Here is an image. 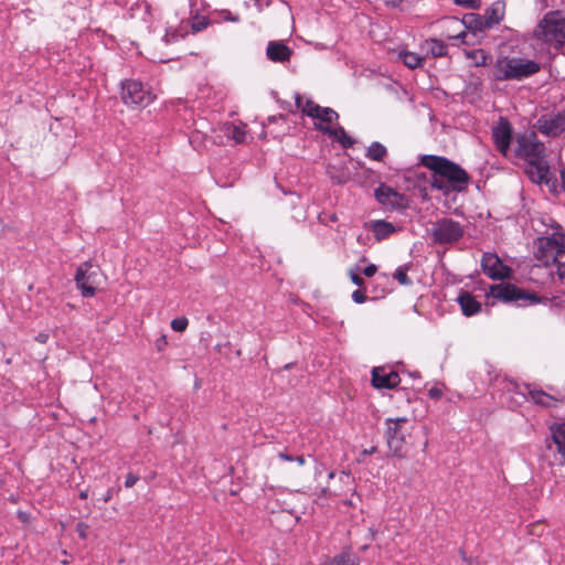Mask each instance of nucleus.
Returning a JSON list of instances; mask_svg holds the SVG:
<instances>
[{"mask_svg": "<svg viewBox=\"0 0 565 565\" xmlns=\"http://www.w3.org/2000/svg\"><path fill=\"white\" fill-rule=\"evenodd\" d=\"M311 118L319 120L320 122L318 125H322V124L329 125L332 121L337 120L339 118V115L335 110H333L330 107L320 106L317 115H313Z\"/></svg>", "mask_w": 565, "mask_h": 565, "instance_id": "nucleus-27", "label": "nucleus"}, {"mask_svg": "<svg viewBox=\"0 0 565 565\" xmlns=\"http://www.w3.org/2000/svg\"><path fill=\"white\" fill-rule=\"evenodd\" d=\"M463 226L452 218H440L434 223L430 236L436 244L447 245L458 242L463 236Z\"/></svg>", "mask_w": 565, "mask_h": 565, "instance_id": "nucleus-6", "label": "nucleus"}, {"mask_svg": "<svg viewBox=\"0 0 565 565\" xmlns=\"http://www.w3.org/2000/svg\"><path fill=\"white\" fill-rule=\"evenodd\" d=\"M401 377L395 371H387L385 367H374L372 371V385L376 388H395L399 385Z\"/></svg>", "mask_w": 565, "mask_h": 565, "instance_id": "nucleus-14", "label": "nucleus"}, {"mask_svg": "<svg viewBox=\"0 0 565 565\" xmlns=\"http://www.w3.org/2000/svg\"><path fill=\"white\" fill-rule=\"evenodd\" d=\"M334 473L333 472H330L329 473V478H333Z\"/></svg>", "mask_w": 565, "mask_h": 565, "instance_id": "nucleus-53", "label": "nucleus"}, {"mask_svg": "<svg viewBox=\"0 0 565 565\" xmlns=\"http://www.w3.org/2000/svg\"><path fill=\"white\" fill-rule=\"evenodd\" d=\"M516 153L530 164L535 166L540 172L546 169L544 160L545 146L537 139L535 132L532 131L518 136Z\"/></svg>", "mask_w": 565, "mask_h": 565, "instance_id": "nucleus-5", "label": "nucleus"}, {"mask_svg": "<svg viewBox=\"0 0 565 565\" xmlns=\"http://www.w3.org/2000/svg\"><path fill=\"white\" fill-rule=\"evenodd\" d=\"M448 20L449 19L444 21V24H445L446 29L447 30H451V33H447V38L448 39H463L466 33L462 30V28H458V29L449 28V25L447 23Z\"/></svg>", "mask_w": 565, "mask_h": 565, "instance_id": "nucleus-37", "label": "nucleus"}, {"mask_svg": "<svg viewBox=\"0 0 565 565\" xmlns=\"http://www.w3.org/2000/svg\"><path fill=\"white\" fill-rule=\"evenodd\" d=\"M386 444L393 456L405 458L406 438L411 435L413 426L407 417H396L385 419Z\"/></svg>", "mask_w": 565, "mask_h": 565, "instance_id": "nucleus-4", "label": "nucleus"}, {"mask_svg": "<svg viewBox=\"0 0 565 565\" xmlns=\"http://www.w3.org/2000/svg\"><path fill=\"white\" fill-rule=\"evenodd\" d=\"M420 163L433 172L430 184L434 189L461 192L467 189L470 177L458 163L446 157L425 154Z\"/></svg>", "mask_w": 565, "mask_h": 565, "instance_id": "nucleus-1", "label": "nucleus"}, {"mask_svg": "<svg viewBox=\"0 0 565 565\" xmlns=\"http://www.w3.org/2000/svg\"><path fill=\"white\" fill-rule=\"evenodd\" d=\"M407 270L408 268L406 266H401L393 274V277L403 286L412 284V280L407 276Z\"/></svg>", "mask_w": 565, "mask_h": 565, "instance_id": "nucleus-33", "label": "nucleus"}, {"mask_svg": "<svg viewBox=\"0 0 565 565\" xmlns=\"http://www.w3.org/2000/svg\"><path fill=\"white\" fill-rule=\"evenodd\" d=\"M505 2L503 0H498L493 2L486 11L483 18L487 20L486 26L493 28L499 24L505 14Z\"/></svg>", "mask_w": 565, "mask_h": 565, "instance_id": "nucleus-19", "label": "nucleus"}, {"mask_svg": "<svg viewBox=\"0 0 565 565\" xmlns=\"http://www.w3.org/2000/svg\"><path fill=\"white\" fill-rule=\"evenodd\" d=\"M536 257L545 264L565 257L564 235L554 233L551 237L540 238Z\"/></svg>", "mask_w": 565, "mask_h": 565, "instance_id": "nucleus-9", "label": "nucleus"}, {"mask_svg": "<svg viewBox=\"0 0 565 565\" xmlns=\"http://www.w3.org/2000/svg\"><path fill=\"white\" fill-rule=\"evenodd\" d=\"M295 103L298 109L301 110L302 114L312 117L317 115L320 105L316 104L311 99H303V97L299 94L295 96Z\"/></svg>", "mask_w": 565, "mask_h": 565, "instance_id": "nucleus-25", "label": "nucleus"}, {"mask_svg": "<svg viewBox=\"0 0 565 565\" xmlns=\"http://www.w3.org/2000/svg\"><path fill=\"white\" fill-rule=\"evenodd\" d=\"M167 345V339H166V335H161L157 341H156V347L158 349V351H162L163 348Z\"/></svg>", "mask_w": 565, "mask_h": 565, "instance_id": "nucleus-44", "label": "nucleus"}, {"mask_svg": "<svg viewBox=\"0 0 565 565\" xmlns=\"http://www.w3.org/2000/svg\"><path fill=\"white\" fill-rule=\"evenodd\" d=\"M377 271V267L374 265V264H371L369 266H366L362 273L366 276V277H373Z\"/></svg>", "mask_w": 565, "mask_h": 565, "instance_id": "nucleus-43", "label": "nucleus"}, {"mask_svg": "<svg viewBox=\"0 0 565 565\" xmlns=\"http://www.w3.org/2000/svg\"><path fill=\"white\" fill-rule=\"evenodd\" d=\"M564 257H559L557 260H550V263H555L557 265V275L561 279H565V260Z\"/></svg>", "mask_w": 565, "mask_h": 565, "instance_id": "nucleus-41", "label": "nucleus"}, {"mask_svg": "<svg viewBox=\"0 0 565 565\" xmlns=\"http://www.w3.org/2000/svg\"><path fill=\"white\" fill-rule=\"evenodd\" d=\"M121 99L128 107H147L154 95L141 82L129 79L122 83Z\"/></svg>", "mask_w": 565, "mask_h": 565, "instance_id": "nucleus-7", "label": "nucleus"}, {"mask_svg": "<svg viewBox=\"0 0 565 565\" xmlns=\"http://www.w3.org/2000/svg\"><path fill=\"white\" fill-rule=\"evenodd\" d=\"M428 51L434 57H441L447 54V45L437 39H430L426 41Z\"/></svg>", "mask_w": 565, "mask_h": 565, "instance_id": "nucleus-30", "label": "nucleus"}, {"mask_svg": "<svg viewBox=\"0 0 565 565\" xmlns=\"http://www.w3.org/2000/svg\"><path fill=\"white\" fill-rule=\"evenodd\" d=\"M76 533L78 534V536L82 539V540H86L87 539V532H88V525L84 522H78L76 524Z\"/></svg>", "mask_w": 565, "mask_h": 565, "instance_id": "nucleus-40", "label": "nucleus"}, {"mask_svg": "<svg viewBox=\"0 0 565 565\" xmlns=\"http://www.w3.org/2000/svg\"><path fill=\"white\" fill-rule=\"evenodd\" d=\"M535 128L547 137H557L565 132V109L554 115L541 116Z\"/></svg>", "mask_w": 565, "mask_h": 565, "instance_id": "nucleus-10", "label": "nucleus"}, {"mask_svg": "<svg viewBox=\"0 0 565 565\" xmlns=\"http://www.w3.org/2000/svg\"><path fill=\"white\" fill-rule=\"evenodd\" d=\"M478 0H457V3L463 4L468 8H475Z\"/></svg>", "mask_w": 565, "mask_h": 565, "instance_id": "nucleus-45", "label": "nucleus"}, {"mask_svg": "<svg viewBox=\"0 0 565 565\" xmlns=\"http://www.w3.org/2000/svg\"><path fill=\"white\" fill-rule=\"evenodd\" d=\"M92 264L86 262L82 264L75 275V281L78 289L82 291L84 297H93L96 294V277L95 271H90Z\"/></svg>", "mask_w": 565, "mask_h": 565, "instance_id": "nucleus-12", "label": "nucleus"}, {"mask_svg": "<svg viewBox=\"0 0 565 565\" xmlns=\"http://www.w3.org/2000/svg\"><path fill=\"white\" fill-rule=\"evenodd\" d=\"M371 230L377 241L385 239L395 232L394 225L383 220L374 221L371 224Z\"/></svg>", "mask_w": 565, "mask_h": 565, "instance_id": "nucleus-24", "label": "nucleus"}, {"mask_svg": "<svg viewBox=\"0 0 565 565\" xmlns=\"http://www.w3.org/2000/svg\"><path fill=\"white\" fill-rule=\"evenodd\" d=\"M534 38L559 50L565 44V14L559 11H550L544 14L534 30Z\"/></svg>", "mask_w": 565, "mask_h": 565, "instance_id": "nucleus-3", "label": "nucleus"}, {"mask_svg": "<svg viewBox=\"0 0 565 565\" xmlns=\"http://www.w3.org/2000/svg\"><path fill=\"white\" fill-rule=\"evenodd\" d=\"M87 497H88V491H87V490H82V491L79 492V498H81L82 500L87 499Z\"/></svg>", "mask_w": 565, "mask_h": 565, "instance_id": "nucleus-52", "label": "nucleus"}, {"mask_svg": "<svg viewBox=\"0 0 565 565\" xmlns=\"http://www.w3.org/2000/svg\"><path fill=\"white\" fill-rule=\"evenodd\" d=\"M457 300L466 317L475 316L481 311V303L468 291L460 292Z\"/></svg>", "mask_w": 565, "mask_h": 565, "instance_id": "nucleus-21", "label": "nucleus"}, {"mask_svg": "<svg viewBox=\"0 0 565 565\" xmlns=\"http://www.w3.org/2000/svg\"><path fill=\"white\" fill-rule=\"evenodd\" d=\"M210 25V20L206 17L196 15L193 21H190V32L195 34L205 30Z\"/></svg>", "mask_w": 565, "mask_h": 565, "instance_id": "nucleus-32", "label": "nucleus"}, {"mask_svg": "<svg viewBox=\"0 0 565 565\" xmlns=\"http://www.w3.org/2000/svg\"><path fill=\"white\" fill-rule=\"evenodd\" d=\"M525 391L531 401L537 405L551 407L555 404V398L541 390H531L530 386H525ZM523 395H525V393H523Z\"/></svg>", "mask_w": 565, "mask_h": 565, "instance_id": "nucleus-22", "label": "nucleus"}, {"mask_svg": "<svg viewBox=\"0 0 565 565\" xmlns=\"http://www.w3.org/2000/svg\"><path fill=\"white\" fill-rule=\"evenodd\" d=\"M483 273L493 280L509 278L511 268L503 264L497 254L486 253L481 259Z\"/></svg>", "mask_w": 565, "mask_h": 565, "instance_id": "nucleus-11", "label": "nucleus"}, {"mask_svg": "<svg viewBox=\"0 0 565 565\" xmlns=\"http://www.w3.org/2000/svg\"><path fill=\"white\" fill-rule=\"evenodd\" d=\"M246 126H232L228 137L233 139L236 143H243L246 140Z\"/></svg>", "mask_w": 565, "mask_h": 565, "instance_id": "nucleus-31", "label": "nucleus"}, {"mask_svg": "<svg viewBox=\"0 0 565 565\" xmlns=\"http://www.w3.org/2000/svg\"><path fill=\"white\" fill-rule=\"evenodd\" d=\"M190 33V21L182 20L177 26H169L162 38L166 44H173L183 40Z\"/></svg>", "mask_w": 565, "mask_h": 565, "instance_id": "nucleus-18", "label": "nucleus"}, {"mask_svg": "<svg viewBox=\"0 0 565 565\" xmlns=\"http://www.w3.org/2000/svg\"><path fill=\"white\" fill-rule=\"evenodd\" d=\"M366 292L365 290L358 289L352 292V299L356 303H363L366 301Z\"/></svg>", "mask_w": 565, "mask_h": 565, "instance_id": "nucleus-39", "label": "nucleus"}, {"mask_svg": "<svg viewBox=\"0 0 565 565\" xmlns=\"http://www.w3.org/2000/svg\"><path fill=\"white\" fill-rule=\"evenodd\" d=\"M374 195L376 200L385 205L390 206L392 209H399L404 207V196L397 193L395 190H393L390 186H386L384 184H381L374 192Z\"/></svg>", "mask_w": 565, "mask_h": 565, "instance_id": "nucleus-15", "label": "nucleus"}, {"mask_svg": "<svg viewBox=\"0 0 565 565\" xmlns=\"http://www.w3.org/2000/svg\"><path fill=\"white\" fill-rule=\"evenodd\" d=\"M266 54L271 62L285 63L290 60L292 51L280 41H270Z\"/></svg>", "mask_w": 565, "mask_h": 565, "instance_id": "nucleus-17", "label": "nucleus"}, {"mask_svg": "<svg viewBox=\"0 0 565 565\" xmlns=\"http://www.w3.org/2000/svg\"><path fill=\"white\" fill-rule=\"evenodd\" d=\"M552 439L557 446V451L565 455V424L554 423L550 426Z\"/></svg>", "mask_w": 565, "mask_h": 565, "instance_id": "nucleus-23", "label": "nucleus"}, {"mask_svg": "<svg viewBox=\"0 0 565 565\" xmlns=\"http://www.w3.org/2000/svg\"><path fill=\"white\" fill-rule=\"evenodd\" d=\"M403 0H384L385 4L392 8H396L402 3Z\"/></svg>", "mask_w": 565, "mask_h": 565, "instance_id": "nucleus-46", "label": "nucleus"}, {"mask_svg": "<svg viewBox=\"0 0 565 565\" xmlns=\"http://www.w3.org/2000/svg\"><path fill=\"white\" fill-rule=\"evenodd\" d=\"M429 395H430L431 397L438 398V397H440V396H441V391H439V390H437V388H431V390L429 391Z\"/></svg>", "mask_w": 565, "mask_h": 565, "instance_id": "nucleus-47", "label": "nucleus"}, {"mask_svg": "<svg viewBox=\"0 0 565 565\" xmlns=\"http://www.w3.org/2000/svg\"><path fill=\"white\" fill-rule=\"evenodd\" d=\"M466 55L473 62L475 66H486L491 61V56L482 49L467 51Z\"/></svg>", "mask_w": 565, "mask_h": 565, "instance_id": "nucleus-26", "label": "nucleus"}, {"mask_svg": "<svg viewBox=\"0 0 565 565\" xmlns=\"http://www.w3.org/2000/svg\"><path fill=\"white\" fill-rule=\"evenodd\" d=\"M376 450H377V448L375 446H373L370 449H364L362 451V455H364V456L372 455V454L376 452Z\"/></svg>", "mask_w": 565, "mask_h": 565, "instance_id": "nucleus-48", "label": "nucleus"}, {"mask_svg": "<svg viewBox=\"0 0 565 565\" xmlns=\"http://www.w3.org/2000/svg\"><path fill=\"white\" fill-rule=\"evenodd\" d=\"M189 326V320L185 317L175 318L171 321V329L175 332H183Z\"/></svg>", "mask_w": 565, "mask_h": 565, "instance_id": "nucleus-36", "label": "nucleus"}, {"mask_svg": "<svg viewBox=\"0 0 565 565\" xmlns=\"http://www.w3.org/2000/svg\"><path fill=\"white\" fill-rule=\"evenodd\" d=\"M47 338H49V337H47L46 334H39V335L36 337V340H38L39 342H41V343H45V342H46V340H47Z\"/></svg>", "mask_w": 565, "mask_h": 565, "instance_id": "nucleus-51", "label": "nucleus"}, {"mask_svg": "<svg viewBox=\"0 0 565 565\" xmlns=\"http://www.w3.org/2000/svg\"><path fill=\"white\" fill-rule=\"evenodd\" d=\"M376 535H377V531L370 527L369 529V536H370V540L374 541L376 539Z\"/></svg>", "mask_w": 565, "mask_h": 565, "instance_id": "nucleus-50", "label": "nucleus"}, {"mask_svg": "<svg viewBox=\"0 0 565 565\" xmlns=\"http://www.w3.org/2000/svg\"><path fill=\"white\" fill-rule=\"evenodd\" d=\"M541 71V65L520 56H498L493 64V78L500 82L523 81Z\"/></svg>", "mask_w": 565, "mask_h": 565, "instance_id": "nucleus-2", "label": "nucleus"}, {"mask_svg": "<svg viewBox=\"0 0 565 565\" xmlns=\"http://www.w3.org/2000/svg\"><path fill=\"white\" fill-rule=\"evenodd\" d=\"M315 127L338 140L343 148H351L354 145V139L347 134L342 126L331 128L329 126L318 125V122H316Z\"/></svg>", "mask_w": 565, "mask_h": 565, "instance_id": "nucleus-20", "label": "nucleus"}, {"mask_svg": "<svg viewBox=\"0 0 565 565\" xmlns=\"http://www.w3.org/2000/svg\"><path fill=\"white\" fill-rule=\"evenodd\" d=\"M399 56H401L403 63L407 67L413 68V70L416 67H420L424 62V57H422L420 55H418L417 53H414V52H408V51L401 52Z\"/></svg>", "mask_w": 565, "mask_h": 565, "instance_id": "nucleus-29", "label": "nucleus"}, {"mask_svg": "<svg viewBox=\"0 0 565 565\" xmlns=\"http://www.w3.org/2000/svg\"><path fill=\"white\" fill-rule=\"evenodd\" d=\"M386 154V148L377 141L372 142L366 152V157L374 161H382Z\"/></svg>", "mask_w": 565, "mask_h": 565, "instance_id": "nucleus-28", "label": "nucleus"}, {"mask_svg": "<svg viewBox=\"0 0 565 565\" xmlns=\"http://www.w3.org/2000/svg\"><path fill=\"white\" fill-rule=\"evenodd\" d=\"M278 458L286 461H296L299 466H303L306 463V459L303 456H291L286 452H279Z\"/></svg>", "mask_w": 565, "mask_h": 565, "instance_id": "nucleus-38", "label": "nucleus"}, {"mask_svg": "<svg viewBox=\"0 0 565 565\" xmlns=\"http://www.w3.org/2000/svg\"><path fill=\"white\" fill-rule=\"evenodd\" d=\"M360 267H354V268H350L348 270V276L350 277L351 281L356 285L358 287H363L365 281L364 279L360 276L359 271H360Z\"/></svg>", "mask_w": 565, "mask_h": 565, "instance_id": "nucleus-35", "label": "nucleus"}, {"mask_svg": "<svg viewBox=\"0 0 565 565\" xmlns=\"http://www.w3.org/2000/svg\"><path fill=\"white\" fill-rule=\"evenodd\" d=\"M332 565H358L355 559L348 553L337 555L332 559Z\"/></svg>", "mask_w": 565, "mask_h": 565, "instance_id": "nucleus-34", "label": "nucleus"}, {"mask_svg": "<svg viewBox=\"0 0 565 565\" xmlns=\"http://www.w3.org/2000/svg\"><path fill=\"white\" fill-rule=\"evenodd\" d=\"M138 477L132 475V473H128L127 477H126V480H125V487L127 488H131L136 484V482L138 481Z\"/></svg>", "mask_w": 565, "mask_h": 565, "instance_id": "nucleus-42", "label": "nucleus"}, {"mask_svg": "<svg viewBox=\"0 0 565 565\" xmlns=\"http://www.w3.org/2000/svg\"><path fill=\"white\" fill-rule=\"evenodd\" d=\"M489 296L505 302L509 301H529L530 303L540 302V298L535 294L525 292L523 289L513 284H498L490 287Z\"/></svg>", "mask_w": 565, "mask_h": 565, "instance_id": "nucleus-8", "label": "nucleus"}, {"mask_svg": "<svg viewBox=\"0 0 565 565\" xmlns=\"http://www.w3.org/2000/svg\"><path fill=\"white\" fill-rule=\"evenodd\" d=\"M513 129L508 119L501 117L498 125L492 129V138L500 153L507 154L512 140Z\"/></svg>", "mask_w": 565, "mask_h": 565, "instance_id": "nucleus-13", "label": "nucleus"}, {"mask_svg": "<svg viewBox=\"0 0 565 565\" xmlns=\"http://www.w3.org/2000/svg\"><path fill=\"white\" fill-rule=\"evenodd\" d=\"M111 498H113V490L108 489L105 497L103 498V500H104V502H108V501H110Z\"/></svg>", "mask_w": 565, "mask_h": 565, "instance_id": "nucleus-49", "label": "nucleus"}, {"mask_svg": "<svg viewBox=\"0 0 565 565\" xmlns=\"http://www.w3.org/2000/svg\"><path fill=\"white\" fill-rule=\"evenodd\" d=\"M486 22H487V20L483 18L482 14H476V13L465 15L462 21H460L456 18H449V20L447 21L449 28L458 29V28L467 26V28L473 29L476 31L491 29L490 26L484 25Z\"/></svg>", "mask_w": 565, "mask_h": 565, "instance_id": "nucleus-16", "label": "nucleus"}]
</instances>
